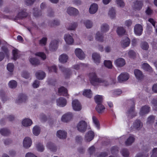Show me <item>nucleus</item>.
Listing matches in <instances>:
<instances>
[{"label":"nucleus","instance_id":"nucleus-1","mask_svg":"<svg viewBox=\"0 0 157 157\" xmlns=\"http://www.w3.org/2000/svg\"><path fill=\"white\" fill-rule=\"evenodd\" d=\"M89 76L90 83L93 85H94L95 82L103 83L105 86L109 85V83L107 81L102 78H98L95 72L90 73Z\"/></svg>","mask_w":157,"mask_h":157},{"label":"nucleus","instance_id":"nucleus-2","mask_svg":"<svg viewBox=\"0 0 157 157\" xmlns=\"http://www.w3.org/2000/svg\"><path fill=\"white\" fill-rule=\"evenodd\" d=\"M95 102L97 105L95 108L96 111L99 113H101L105 107L102 105V96L99 95H96L94 98Z\"/></svg>","mask_w":157,"mask_h":157},{"label":"nucleus","instance_id":"nucleus-3","mask_svg":"<svg viewBox=\"0 0 157 157\" xmlns=\"http://www.w3.org/2000/svg\"><path fill=\"white\" fill-rule=\"evenodd\" d=\"M87 127L86 122L83 120L80 121L77 126L78 130L82 132H84L86 131Z\"/></svg>","mask_w":157,"mask_h":157},{"label":"nucleus","instance_id":"nucleus-4","mask_svg":"<svg viewBox=\"0 0 157 157\" xmlns=\"http://www.w3.org/2000/svg\"><path fill=\"white\" fill-rule=\"evenodd\" d=\"M150 149V147L149 145H146L144 146L143 149L144 151V153L145 154H142V153H138L137 154L135 157H148L149 156L148 153H146L148 152Z\"/></svg>","mask_w":157,"mask_h":157},{"label":"nucleus","instance_id":"nucleus-5","mask_svg":"<svg viewBox=\"0 0 157 157\" xmlns=\"http://www.w3.org/2000/svg\"><path fill=\"white\" fill-rule=\"evenodd\" d=\"M143 31V27L141 25L137 24L134 26V32L136 35H141Z\"/></svg>","mask_w":157,"mask_h":157},{"label":"nucleus","instance_id":"nucleus-6","mask_svg":"<svg viewBox=\"0 0 157 157\" xmlns=\"http://www.w3.org/2000/svg\"><path fill=\"white\" fill-rule=\"evenodd\" d=\"M59 41L57 40H52L49 46V50L51 51H56L58 48Z\"/></svg>","mask_w":157,"mask_h":157},{"label":"nucleus","instance_id":"nucleus-7","mask_svg":"<svg viewBox=\"0 0 157 157\" xmlns=\"http://www.w3.org/2000/svg\"><path fill=\"white\" fill-rule=\"evenodd\" d=\"M129 77V75L128 73H122L118 76V80L119 82H121L128 80Z\"/></svg>","mask_w":157,"mask_h":157},{"label":"nucleus","instance_id":"nucleus-8","mask_svg":"<svg viewBox=\"0 0 157 157\" xmlns=\"http://www.w3.org/2000/svg\"><path fill=\"white\" fill-rule=\"evenodd\" d=\"M72 106L73 109L75 111H80L82 108L81 104L78 100H75L72 101Z\"/></svg>","mask_w":157,"mask_h":157},{"label":"nucleus","instance_id":"nucleus-9","mask_svg":"<svg viewBox=\"0 0 157 157\" xmlns=\"http://www.w3.org/2000/svg\"><path fill=\"white\" fill-rule=\"evenodd\" d=\"M150 110V108L149 106L145 105L142 106L141 108L139 113L140 116H144L148 114Z\"/></svg>","mask_w":157,"mask_h":157},{"label":"nucleus","instance_id":"nucleus-10","mask_svg":"<svg viewBox=\"0 0 157 157\" xmlns=\"http://www.w3.org/2000/svg\"><path fill=\"white\" fill-rule=\"evenodd\" d=\"M130 42V39L128 37L125 36L123 37L121 41V45L122 47L125 48L129 46Z\"/></svg>","mask_w":157,"mask_h":157},{"label":"nucleus","instance_id":"nucleus-11","mask_svg":"<svg viewBox=\"0 0 157 157\" xmlns=\"http://www.w3.org/2000/svg\"><path fill=\"white\" fill-rule=\"evenodd\" d=\"M59 67L62 72L65 73V78H69L71 74V70L69 68H65L62 66L59 65Z\"/></svg>","mask_w":157,"mask_h":157},{"label":"nucleus","instance_id":"nucleus-12","mask_svg":"<svg viewBox=\"0 0 157 157\" xmlns=\"http://www.w3.org/2000/svg\"><path fill=\"white\" fill-rule=\"evenodd\" d=\"M73 115L72 113L69 112L63 115L61 118V120L62 121L67 122L72 118Z\"/></svg>","mask_w":157,"mask_h":157},{"label":"nucleus","instance_id":"nucleus-13","mask_svg":"<svg viewBox=\"0 0 157 157\" xmlns=\"http://www.w3.org/2000/svg\"><path fill=\"white\" fill-rule=\"evenodd\" d=\"M75 52L76 56L80 59H83L85 57V55L82 50L79 48H76Z\"/></svg>","mask_w":157,"mask_h":157},{"label":"nucleus","instance_id":"nucleus-14","mask_svg":"<svg viewBox=\"0 0 157 157\" xmlns=\"http://www.w3.org/2000/svg\"><path fill=\"white\" fill-rule=\"evenodd\" d=\"M67 13L71 16H76L78 13V11L77 9L73 7H70L67 8Z\"/></svg>","mask_w":157,"mask_h":157},{"label":"nucleus","instance_id":"nucleus-15","mask_svg":"<svg viewBox=\"0 0 157 157\" xmlns=\"http://www.w3.org/2000/svg\"><path fill=\"white\" fill-rule=\"evenodd\" d=\"M94 132L92 131H89L86 134L85 139L87 141L90 142L94 139Z\"/></svg>","mask_w":157,"mask_h":157},{"label":"nucleus","instance_id":"nucleus-16","mask_svg":"<svg viewBox=\"0 0 157 157\" xmlns=\"http://www.w3.org/2000/svg\"><path fill=\"white\" fill-rule=\"evenodd\" d=\"M132 105L130 109L128 111V113L129 114H131V117L132 118L136 116L137 113L135 112V103L134 101H132Z\"/></svg>","mask_w":157,"mask_h":157},{"label":"nucleus","instance_id":"nucleus-17","mask_svg":"<svg viewBox=\"0 0 157 157\" xmlns=\"http://www.w3.org/2000/svg\"><path fill=\"white\" fill-rule=\"evenodd\" d=\"M58 93L59 95H62L66 97L68 95L67 89L63 86L58 88Z\"/></svg>","mask_w":157,"mask_h":157},{"label":"nucleus","instance_id":"nucleus-18","mask_svg":"<svg viewBox=\"0 0 157 157\" xmlns=\"http://www.w3.org/2000/svg\"><path fill=\"white\" fill-rule=\"evenodd\" d=\"M57 105L61 107L65 106L67 104L66 99L63 97H60L56 100Z\"/></svg>","mask_w":157,"mask_h":157},{"label":"nucleus","instance_id":"nucleus-19","mask_svg":"<svg viewBox=\"0 0 157 157\" xmlns=\"http://www.w3.org/2000/svg\"><path fill=\"white\" fill-rule=\"evenodd\" d=\"M27 99V97L25 94H21L19 95L18 98L16 99L15 102L19 104L25 102Z\"/></svg>","mask_w":157,"mask_h":157},{"label":"nucleus","instance_id":"nucleus-20","mask_svg":"<svg viewBox=\"0 0 157 157\" xmlns=\"http://www.w3.org/2000/svg\"><path fill=\"white\" fill-rule=\"evenodd\" d=\"M134 8L135 10H140L143 6V3L142 1L136 0L134 2Z\"/></svg>","mask_w":157,"mask_h":157},{"label":"nucleus","instance_id":"nucleus-21","mask_svg":"<svg viewBox=\"0 0 157 157\" xmlns=\"http://www.w3.org/2000/svg\"><path fill=\"white\" fill-rule=\"evenodd\" d=\"M64 39L67 44H72L74 43L73 39L69 34L65 35Z\"/></svg>","mask_w":157,"mask_h":157},{"label":"nucleus","instance_id":"nucleus-22","mask_svg":"<svg viewBox=\"0 0 157 157\" xmlns=\"http://www.w3.org/2000/svg\"><path fill=\"white\" fill-rule=\"evenodd\" d=\"M56 135L60 139H65L67 137V132L64 131L59 130L57 131Z\"/></svg>","mask_w":157,"mask_h":157},{"label":"nucleus","instance_id":"nucleus-23","mask_svg":"<svg viewBox=\"0 0 157 157\" xmlns=\"http://www.w3.org/2000/svg\"><path fill=\"white\" fill-rule=\"evenodd\" d=\"M115 63L117 66L120 67L123 66L125 64L124 59L122 58H119L117 59Z\"/></svg>","mask_w":157,"mask_h":157},{"label":"nucleus","instance_id":"nucleus-24","mask_svg":"<svg viewBox=\"0 0 157 157\" xmlns=\"http://www.w3.org/2000/svg\"><path fill=\"white\" fill-rule=\"evenodd\" d=\"M36 75L38 79L42 80L45 77V73L42 71H38L36 72Z\"/></svg>","mask_w":157,"mask_h":157},{"label":"nucleus","instance_id":"nucleus-25","mask_svg":"<svg viewBox=\"0 0 157 157\" xmlns=\"http://www.w3.org/2000/svg\"><path fill=\"white\" fill-rule=\"evenodd\" d=\"M92 57L94 62L97 64L100 63L101 57L100 55L96 53H94L92 54Z\"/></svg>","mask_w":157,"mask_h":157},{"label":"nucleus","instance_id":"nucleus-26","mask_svg":"<svg viewBox=\"0 0 157 157\" xmlns=\"http://www.w3.org/2000/svg\"><path fill=\"white\" fill-rule=\"evenodd\" d=\"M98 9V6L97 4L94 3L92 4L89 8V11L91 14L95 13Z\"/></svg>","mask_w":157,"mask_h":157},{"label":"nucleus","instance_id":"nucleus-27","mask_svg":"<svg viewBox=\"0 0 157 157\" xmlns=\"http://www.w3.org/2000/svg\"><path fill=\"white\" fill-rule=\"evenodd\" d=\"M134 74L136 78L138 79H141L143 78V75L142 72L140 70L137 69L134 70Z\"/></svg>","mask_w":157,"mask_h":157},{"label":"nucleus","instance_id":"nucleus-28","mask_svg":"<svg viewBox=\"0 0 157 157\" xmlns=\"http://www.w3.org/2000/svg\"><path fill=\"white\" fill-rule=\"evenodd\" d=\"M47 147L52 152H55L57 150V147L55 144L51 142L48 143L47 144Z\"/></svg>","mask_w":157,"mask_h":157},{"label":"nucleus","instance_id":"nucleus-29","mask_svg":"<svg viewBox=\"0 0 157 157\" xmlns=\"http://www.w3.org/2000/svg\"><path fill=\"white\" fill-rule=\"evenodd\" d=\"M27 16V13L26 11L22 10L19 12L16 16V17L19 19H22L25 17Z\"/></svg>","mask_w":157,"mask_h":157},{"label":"nucleus","instance_id":"nucleus-30","mask_svg":"<svg viewBox=\"0 0 157 157\" xmlns=\"http://www.w3.org/2000/svg\"><path fill=\"white\" fill-rule=\"evenodd\" d=\"M68 59V56L66 54H63L59 56V60L61 63H64L67 62Z\"/></svg>","mask_w":157,"mask_h":157},{"label":"nucleus","instance_id":"nucleus-31","mask_svg":"<svg viewBox=\"0 0 157 157\" xmlns=\"http://www.w3.org/2000/svg\"><path fill=\"white\" fill-rule=\"evenodd\" d=\"M133 126L135 128H140L143 126V124L139 120H136L133 123Z\"/></svg>","mask_w":157,"mask_h":157},{"label":"nucleus","instance_id":"nucleus-32","mask_svg":"<svg viewBox=\"0 0 157 157\" xmlns=\"http://www.w3.org/2000/svg\"><path fill=\"white\" fill-rule=\"evenodd\" d=\"M19 50L15 48L13 50L12 54L13 55V59L14 60H16L19 58Z\"/></svg>","mask_w":157,"mask_h":157},{"label":"nucleus","instance_id":"nucleus-33","mask_svg":"<svg viewBox=\"0 0 157 157\" xmlns=\"http://www.w3.org/2000/svg\"><path fill=\"white\" fill-rule=\"evenodd\" d=\"M83 95L87 98H90L92 96V92L90 89H86L83 91Z\"/></svg>","mask_w":157,"mask_h":157},{"label":"nucleus","instance_id":"nucleus-34","mask_svg":"<svg viewBox=\"0 0 157 157\" xmlns=\"http://www.w3.org/2000/svg\"><path fill=\"white\" fill-rule=\"evenodd\" d=\"M33 134L36 136L38 135L40 131V128L38 126L36 125L33 128Z\"/></svg>","mask_w":157,"mask_h":157},{"label":"nucleus","instance_id":"nucleus-35","mask_svg":"<svg viewBox=\"0 0 157 157\" xmlns=\"http://www.w3.org/2000/svg\"><path fill=\"white\" fill-rule=\"evenodd\" d=\"M140 46L141 48L144 50H147L149 48L148 43L146 41H142L140 44Z\"/></svg>","mask_w":157,"mask_h":157},{"label":"nucleus","instance_id":"nucleus-36","mask_svg":"<svg viewBox=\"0 0 157 157\" xmlns=\"http://www.w3.org/2000/svg\"><path fill=\"white\" fill-rule=\"evenodd\" d=\"M135 138L132 135L130 136L128 138L127 140L125 141V144L126 145L129 146L131 145L134 141Z\"/></svg>","mask_w":157,"mask_h":157},{"label":"nucleus","instance_id":"nucleus-37","mask_svg":"<svg viewBox=\"0 0 157 157\" xmlns=\"http://www.w3.org/2000/svg\"><path fill=\"white\" fill-rule=\"evenodd\" d=\"M126 31L123 27H118L117 28V32L118 35L119 36H122L124 35Z\"/></svg>","mask_w":157,"mask_h":157},{"label":"nucleus","instance_id":"nucleus-38","mask_svg":"<svg viewBox=\"0 0 157 157\" xmlns=\"http://www.w3.org/2000/svg\"><path fill=\"white\" fill-rule=\"evenodd\" d=\"M142 67L144 70L151 72L152 71V68L147 63H144L142 65Z\"/></svg>","mask_w":157,"mask_h":157},{"label":"nucleus","instance_id":"nucleus-39","mask_svg":"<svg viewBox=\"0 0 157 157\" xmlns=\"http://www.w3.org/2000/svg\"><path fill=\"white\" fill-rule=\"evenodd\" d=\"M30 63L35 66L39 65L40 63V60L36 58H30Z\"/></svg>","mask_w":157,"mask_h":157},{"label":"nucleus","instance_id":"nucleus-40","mask_svg":"<svg viewBox=\"0 0 157 157\" xmlns=\"http://www.w3.org/2000/svg\"><path fill=\"white\" fill-rule=\"evenodd\" d=\"M109 15L111 19L114 18L116 16V12L114 8L112 7L109 10Z\"/></svg>","mask_w":157,"mask_h":157},{"label":"nucleus","instance_id":"nucleus-41","mask_svg":"<svg viewBox=\"0 0 157 157\" xmlns=\"http://www.w3.org/2000/svg\"><path fill=\"white\" fill-rule=\"evenodd\" d=\"M33 10V15L34 17H38L41 15V11L40 10H39L37 8H34Z\"/></svg>","mask_w":157,"mask_h":157},{"label":"nucleus","instance_id":"nucleus-42","mask_svg":"<svg viewBox=\"0 0 157 157\" xmlns=\"http://www.w3.org/2000/svg\"><path fill=\"white\" fill-rule=\"evenodd\" d=\"M24 147L25 148H28L29 147V138L25 137L23 141Z\"/></svg>","mask_w":157,"mask_h":157},{"label":"nucleus","instance_id":"nucleus-43","mask_svg":"<svg viewBox=\"0 0 157 157\" xmlns=\"http://www.w3.org/2000/svg\"><path fill=\"white\" fill-rule=\"evenodd\" d=\"M96 39L98 41L102 42L103 41V36L102 34L98 32L96 33Z\"/></svg>","mask_w":157,"mask_h":157},{"label":"nucleus","instance_id":"nucleus-44","mask_svg":"<svg viewBox=\"0 0 157 157\" xmlns=\"http://www.w3.org/2000/svg\"><path fill=\"white\" fill-rule=\"evenodd\" d=\"M109 29V25L106 24H103L101 27V31L102 32L105 33Z\"/></svg>","mask_w":157,"mask_h":157},{"label":"nucleus","instance_id":"nucleus-45","mask_svg":"<svg viewBox=\"0 0 157 157\" xmlns=\"http://www.w3.org/2000/svg\"><path fill=\"white\" fill-rule=\"evenodd\" d=\"M35 55L36 56L40 57L43 60H44L46 58V54L43 52H37L35 53Z\"/></svg>","mask_w":157,"mask_h":157},{"label":"nucleus","instance_id":"nucleus-46","mask_svg":"<svg viewBox=\"0 0 157 157\" xmlns=\"http://www.w3.org/2000/svg\"><path fill=\"white\" fill-rule=\"evenodd\" d=\"M0 133L3 136H7L9 135L10 132L7 129L4 128L1 129Z\"/></svg>","mask_w":157,"mask_h":157},{"label":"nucleus","instance_id":"nucleus-47","mask_svg":"<svg viewBox=\"0 0 157 157\" xmlns=\"http://www.w3.org/2000/svg\"><path fill=\"white\" fill-rule=\"evenodd\" d=\"M93 121L94 123L95 124L96 127L98 129L100 128V124L99 121L96 117L94 116H93L92 117Z\"/></svg>","mask_w":157,"mask_h":157},{"label":"nucleus","instance_id":"nucleus-48","mask_svg":"<svg viewBox=\"0 0 157 157\" xmlns=\"http://www.w3.org/2000/svg\"><path fill=\"white\" fill-rule=\"evenodd\" d=\"M104 65L108 68L111 69L112 67V62L110 60H105L104 61Z\"/></svg>","mask_w":157,"mask_h":157},{"label":"nucleus","instance_id":"nucleus-49","mask_svg":"<svg viewBox=\"0 0 157 157\" xmlns=\"http://www.w3.org/2000/svg\"><path fill=\"white\" fill-rule=\"evenodd\" d=\"M17 82L14 80L10 81L9 83V87L11 88H14L17 86Z\"/></svg>","mask_w":157,"mask_h":157},{"label":"nucleus","instance_id":"nucleus-50","mask_svg":"<svg viewBox=\"0 0 157 157\" xmlns=\"http://www.w3.org/2000/svg\"><path fill=\"white\" fill-rule=\"evenodd\" d=\"M121 152L122 155L124 157H128L129 155L128 151L127 149H123L121 151Z\"/></svg>","mask_w":157,"mask_h":157},{"label":"nucleus","instance_id":"nucleus-51","mask_svg":"<svg viewBox=\"0 0 157 157\" xmlns=\"http://www.w3.org/2000/svg\"><path fill=\"white\" fill-rule=\"evenodd\" d=\"M14 68L13 64L11 63H9L7 66L8 70L10 72H13Z\"/></svg>","mask_w":157,"mask_h":157},{"label":"nucleus","instance_id":"nucleus-52","mask_svg":"<svg viewBox=\"0 0 157 157\" xmlns=\"http://www.w3.org/2000/svg\"><path fill=\"white\" fill-rule=\"evenodd\" d=\"M77 26V23L76 22H74L71 23L69 27L67 28L68 30H74L76 28Z\"/></svg>","mask_w":157,"mask_h":157},{"label":"nucleus","instance_id":"nucleus-53","mask_svg":"<svg viewBox=\"0 0 157 157\" xmlns=\"http://www.w3.org/2000/svg\"><path fill=\"white\" fill-rule=\"evenodd\" d=\"M155 119V117L153 115H151L147 119V124H151L153 123Z\"/></svg>","mask_w":157,"mask_h":157},{"label":"nucleus","instance_id":"nucleus-54","mask_svg":"<svg viewBox=\"0 0 157 157\" xmlns=\"http://www.w3.org/2000/svg\"><path fill=\"white\" fill-rule=\"evenodd\" d=\"M84 23L87 28H90L92 26V23L89 20H86L84 22Z\"/></svg>","mask_w":157,"mask_h":157},{"label":"nucleus","instance_id":"nucleus-55","mask_svg":"<svg viewBox=\"0 0 157 157\" xmlns=\"http://www.w3.org/2000/svg\"><path fill=\"white\" fill-rule=\"evenodd\" d=\"M36 147L38 151L42 152L44 149L43 145L40 143H38L36 144Z\"/></svg>","mask_w":157,"mask_h":157},{"label":"nucleus","instance_id":"nucleus-56","mask_svg":"<svg viewBox=\"0 0 157 157\" xmlns=\"http://www.w3.org/2000/svg\"><path fill=\"white\" fill-rule=\"evenodd\" d=\"M22 125L26 127L28 126L29 124V118H25L23 120L22 122Z\"/></svg>","mask_w":157,"mask_h":157},{"label":"nucleus","instance_id":"nucleus-57","mask_svg":"<svg viewBox=\"0 0 157 157\" xmlns=\"http://www.w3.org/2000/svg\"><path fill=\"white\" fill-rule=\"evenodd\" d=\"M110 150L111 153L114 154L118 152V147L116 146H113L111 148Z\"/></svg>","mask_w":157,"mask_h":157},{"label":"nucleus","instance_id":"nucleus-58","mask_svg":"<svg viewBox=\"0 0 157 157\" xmlns=\"http://www.w3.org/2000/svg\"><path fill=\"white\" fill-rule=\"evenodd\" d=\"M128 55L130 58L134 59L136 57V53L134 51L130 50L128 52Z\"/></svg>","mask_w":157,"mask_h":157},{"label":"nucleus","instance_id":"nucleus-59","mask_svg":"<svg viewBox=\"0 0 157 157\" xmlns=\"http://www.w3.org/2000/svg\"><path fill=\"white\" fill-rule=\"evenodd\" d=\"M48 70L49 72H54L55 73H57V68L55 65H53L51 67H49Z\"/></svg>","mask_w":157,"mask_h":157},{"label":"nucleus","instance_id":"nucleus-60","mask_svg":"<svg viewBox=\"0 0 157 157\" xmlns=\"http://www.w3.org/2000/svg\"><path fill=\"white\" fill-rule=\"evenodd\" d=\"M0 97H1L2 101H5L7 100V98L5 96L4 91L2 90H0Z\"/></svg>","mask_w":157,"mask_h":157},{"label":"nucleus","instance_id":"nucleus-61","mask_svg":"<svg viewBox=\"0 0 157 157\" xmlns=\"http://www.w3.org/2000/svg\"><path fill=\"white\" fill-rule=\"evenodd\" d=\"M151 102L154 106V109L155 111H157V98L153 99Z\"/></svg>","mask_w":157,"mask_h":157},{"label":"nucleus","instance_id":"nucleus-62","mask_svg":"<svg viewBox=\"0 0 157 157\" xmlns=\"http://www.w3.org/2000/svg\"><path fill=\"white\" fill-rule=\"evenodd\" d=\"M47 39L46 37H43L39 41V44L41 45H45L46 44Z\"/></svg>","mask_w":157,"mask_h":157},{"label":"nucleus","instance_id":"nucleus-63","mask_svg":"<svg viewBox=\"0 0 157 157\" xmlns=\"http://www.w3.org/2000/svg\"><path fill=\"white\" fill-rule=\"evenodd\" d=\"M80 66H82L83 67H86L87 65L83 63H80L79 65L76 64L73 66V68L75 70H78L80 68Z\"/></svg>","mask_w":157,"mask_h":157},{"label":"nucleus","instance_id":"nucleus-64","mask_svg":"<svg viewBox=\"0 0 157 157\" xmlns=\"http://www.w3.org/2000/svg\"><path fill=\"white\" fill-rule=\"evenodd\" d=\"M116 2L117 4L120 7H123L125 5L124 3L122 0H116Z\"/></svg>","mask_w":157,"mask_h":157}]
</instances>
